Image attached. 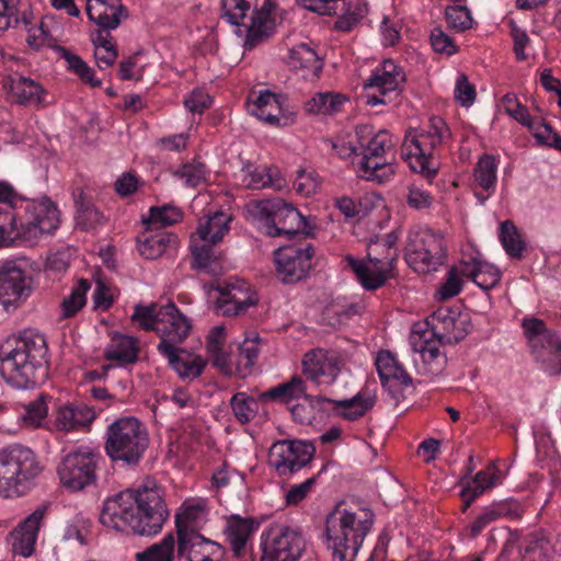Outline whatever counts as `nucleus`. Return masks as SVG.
Wrapping results in <instances>:
<instances>
[{
	"mask_svg": "<svg viewBox=\"0 0 561 561\" xmlns=\"http://www.w3.org/2000/svg\"><path fill=\"white\" fill-rule=\"evenodd\" d=\"M169 517L163 490L152 480L105 500L100 522L110 528L137 536L159 534Z\"/></svg>",
	"mask_w": 561,
	"mask_h": 561,
	"instance_id": "1",
	"label": "nucleus"
},
{
	"mask_svg": "<svg viewBox=\"0 0 561 561\" xmlns=\"http://www.w3.org/2000/svg\"><path fill=\"white\" fill-rule=\"evenodd\" d=\"M0 375L11 386L28 389L48 376V347L44 335L24 331L15 340L0 346Z\"/></svg>",
	"mask_w": 561,
	"mask_h": 561,
	"instance_id": "2",
	"label": "nucleus"
},
{
	"mask_svg": "<svg viewBox=\"0 0 561 561\" xmlns=\"http://www.w3.org/2000/svg\"><path fill=\"white\" fill-rule=\"evenodd\" d=\"M59 226V211L47 197L27 202L22 213L12 205L0 207V247H8L16 240L33 243L44 233H50Z\"/></svg>",
	"mask_w": 561,
	"mask_h": 561,
	"instance_id": "3",
	"label": "nucleus"
},
{
	"mask_svg": "<svg viewBox=\"0 0 561 561\" xmlns=\"http://www.w3.org/2000/svg\"><path fill=\"white\" fill-rule=\"evenodd\" d=\"M374 523V513L368 508L351 512L342 503L327 515L324 538L332 551V561H355L359 548Z\"/></svg>",
	"mask_w": 561,
	"mask_h": 561,
	"instance_id": "4",
	"label": "nucleus"
},
{
	"mask_svg": "<svg viewBox=\"0 0 561 561\" xmlns=\"http://www.w3.org/2000/svg\"><path fill=\"white\" fill-rule=\"evenodd\" d=\"M146 425L135 416H122L105 433L104 450L114 462L137 467L149 447Z\"/></svg>",
	"mask_w": 561,
	"mask_h": 561,
	"instance_id": "5",
	"label": "nucleus"
},
{
	"mask_svg": "<svg viewBox=\"0 0 561 561\" xmlns=\"http://www.w3.org/2000/svg\"><path fill=\"white\" fill-rule=\"evenodd\" d=\"M42 468L35 454L22 445L0 450V495L19 497L28 492Z\"/></svg>",
	"mask_w": 561,
	"mask_h": 561,
	"instance_id": "6",
	"label": "nucleus"
},
{
	"mask_svg": "<svg viewBox=\"0 0 561 561\" xmlns=\"http://www.w3.org/2000/svg\"><path fill=\"white\" fill-rule=\"evenodd\" d=\"M397 241L398 236L394 232L387 233L385 238L371 240L367 248V259L371 266L351 254L345 256L347 266L354 272L357 280L365 289H377L383 286L390 277L393 263L398 257Z\"/></svg>",
	"mask_w": 561,
	"mask_h": 561,
	"instance_id": "7",
	"label": "nucleus"
},
{
	"mask_svg": "<svg viewBox=\"0 0 561 561\" xmlns=\"http://www.w3.org/2000/svg\"><path fill=\"white\" fill-rule=\"evenodd\" d=\"M251 207L252 215L264 225L268 237L290 240L297 234H307L306 218L280 198L256 201Z\"/></svg>",
	"mask_w": 561,
	"mask_h": 561,
	"instance_id": "8",
	"label": "nucleus"
},
{
	"mask_svg": "<svg viewBox=\"0 0 561 561\" xmlns=\"http://www.w3.org/2000/svg\"><path fill=\"white\" fill-rule=\"evenodd\" d=\"M394 147L392 136L388 130H379L374 137L363 146V154L357 162H353L355 171L359 178L383 183L389 181L396 173V167L392 161H387L383 157Z\"/></svg>",
	"mask_w": 561,
	"mask_h": 561,
	"instance_id": "9",
	"label": "nucleus"
},
{
	"mask_svg": "<svg viewBox=\"0 0 561 561\" xmlns=\"http://www.w3.org/2000/svg\"><path fill=\"white\" fill-rule=\"evenodd\" d=\"M404 256L407 263L419 273L436 271L446 256L445 240L432 230L412 231L408 237Z\"/></svg>",
	"mask_w": 561,
	"mask_h": 561,
	"instance_id": "10",
	"label": "nucleus"
},
{
	"mask_svg": "<svg viewBox=\"0 0 561 561\" xmlns=\"http://www.w3.org/2000/svg\"><path fill=\"white\" fill-rule=\"evenodd\" d=\"M261 561H297L305 550L299 528L273 524L262 534Z\"/></svg>",
	"mask_w": 561,
	"mask_h": 561,
	"instance_id": "11",
	"label": "nucleus"
},
{
	"mask_svg": "<svg viewBox=\"0 0 561 561\" xmlns=\"http://www.w3.org/2000/svg\"><path fill=\"white\" fill-rule=\"evenodd\" d=\"M101 456L90 447H79L68 453L57 468L61 484L71 491H81L96 480Z\"/></svg>",
	"mask_w": 561,
	"mask_h": 561,
	"instance_id": "12",
	"label": "nucleus"
},
{
	"mask_svg": "<svg viewBox=\"0 0 561 561\" xmlns=\"http://www.w3.org/2000/svg\"><path fill=\"white\" fill-rule=\"evenodd\" d=\"M314 454L316 447L309 440L282 439L271 446L268 463L279 477L289 479L309 466Z\"/></svg>",
	"mask_w": 561,
	"mask_h": 561,
	"instance_id": "13",
	"label": "nucleus"
},
{
	"mask_svg": "<svg viewBox=\"0 0 561 561\" xmlns=\"http://www.w3.org/2000/svg\"><path fill=\"white\" fill-rule=\"evenodd\" d=\"M314 248L288 245L275 251V263L278 278L283 283L294 284L307 277L312 266Z\"/></svg>",
	"mask_w": 561,
	"mask_h": 561,
	"instance_id": "14",
	"label": "nucleus"
},
{
	"mask_svg": "<svg viewBox=\"0 0 561 561\" xmlns=\"http://www.w3.org/2000/svg\"><path fill=\"white\" fill-rule=\"evenodd\" d=\"M405 81V73L401 67L391 59L383 60V62L376 68L370 78L364 83V89L366 91L376 89L379 93L370 94L368 92L366 95V103L370 106L386 104L387 100L385 96L392 92L400 93L404 88Z\"/></svg>",
	"mask_w": 561,
	"mask_h": 561,
	"instance_id": "15",
	"label": "nucleus"
},
{
	"mask_svg": "<svg viewBox=\"0 0 561 561\" xmlns=\"http://www.w3.org/2000/svg\"><path fill=\"white\" fill-rule=\"evenodd\" d=\"M190 320L180 312L173 302L159 308L157 334L160 336V343L157 348L159 353L165 354V347L179 348L191 331Z\"/></svg>",
	"mask_w": 561,
	"mask_h": 561,
	"instance_id": "16",
	"label": "nucleus"
},
{
	"mask_svg": "<svg viewBox=\"0 0 561 561\" xmlns=\"http://www.w3.org/2000/svg\"><path fill=\"white\" fill-rule=\"evenodd\" d=\"M442 142V135L428 134L427 131L407 135L403 146L408 156L414 158L411 168L421 173L430 182L437 174L438 167L433 160L434 149Z\"/></svg>",
	"mask_w": 561,
	"mask_h": 561,
	"instance_id": "17",
	"label": "nucleus"
},
{
	"mask_svg": "<svg viewBox=\"0 0 561 561\" xmlns=\"http://www.w3.org/2000/svg\"><path fill=\"white\" fill-rule=\"evenodd\" d=\"M522 328L531 355L542 366L550 353L560 347L561 336L556 330L548 328L543 320L535 317L524 318Z\"/></svg>",
	"mask_w": 561,
	"mask_h": 561,
	"instance_id": "18",
	"label": "nucleus"
},
{
	"mask_svg": "<svg viewBox=\"0 0 561 561\" xmlns=\"http://www.w3.org/2000/svg\"><path fill=\"white\" fill-rule=\"evenodd\" d=\"M31 283L25 271L15 265L7 263L0 268V302L7 311L16 309L30 297Z\"/></svg>",
	"mask_w": 561,
	"mask_h": 561,
	"instance_id": "19",
	"label": "nucleus"
},
{
	"mask_svg": "<svg viewBox=\"0 0 561 561\" xmlns=\"http://www.w3.org/2000/svg\"><path fill=\"white\" fill-rule=\"evenodd\" d=\"M343 366L341 357L332 351L316 348L307 352L302 358L305 376L316 383H332Z\"/></svg>",
	"mask_w": 561,
	"mask_h": 561,
	"instance_id": "20",
	"label": "nucleus"
},
{
	"mask_svg": "<svg viewBox=\"0 0 561 561\" xmlns=\"http://www.w3.org/2000/svg\"><path fill=\"white\" fill-rule=\"evenodd\" d=\"M382 387L398 403L404 399L403 390L412 386V378L389 351L378 353L375 362Z\"/></svg>",
	"mask_w": 561,
	"mask_h": 561,
	"instance_id": "21",
	"label": "nucleus"
},
{
	"mask_svg": "<svg viewBox=\"0 0 561 561\" xmlns=\"http://www.w3.org/2000/svg\"><path fill=\"white\" fill-rule=\"evenodd\" d=\"M424 323H428L431 336L437 337L440 343L457 344L468 334L469 321L460 316L455 317L450 309H438Z\"/></svg>",
	"mask_w": 561,
	"mask_h": 561,
	"instance_id": "22",
	"label": "nucleus"
},
{
	"mask_svg": "<svg viewBox=\"0 0 561 561\" xmlns=\"http://www.w3.org/2000/svg\"><path fill=\"white\" fill-rule=\"evenodd\" d=\"M473 469V455H470L465 468L466 473L459 481V484L462 485L460 497L463 501V511L468 510L471 503L486 490L492 489L497 479L494 466H490L486 470L479 471L474 477L470 478Z\"/></svg>",
	"mask_w": 561,
	"mask_h": 561,
	"instance_id": "23",
	"label": "nucleus"
},
{
	"mask_svg": "<svg viewBox=\"0 0 561 561\" xmlns=\"http://www.w3.org/2000/svg\"><path fill=\"white\" fill-rule=\"evenodd\" d=\"M45 512L46 508L44 506L37 507L10 533L12 551L15 554L30 557L33 553Z\"/></svg>",
	"mask_w": 561,
	"mask_h": 561,
	"instance_id": "24",
	"label": "nucleus"
},
{
	"mask_svg": "<svg viewBox=\"0 0 561 561\" xmlns=\"http://www.w3.org/2000/svg\"><path fill=\"white\" fill-rule=\"evenodd\" d=\"M299 398H304L311 407H320L327 400L322 396L308 394L306 382L300 376H293L288 381L279 383L259 396L261 401L271 400L284 404Z\"/></svg>",
	"mask_w": 561,
	"mask_h": 561,
	"instance_id": "25",
	"label": "nucleus"
},
{
	"mask_svg": "<svg viewBox=\"0 0 561 561\" xmlns=\"http://www.w3.org/2000/svg\"><path fill=\"white\" fill-rule=\"evenodd\" d=\"M524 508L516 500H506L493 503L485 507L469 526V535L471 538L478 537L482 530L491 523L503 518L518 519L523 516Z\"/></svg>",
	"mask_w": 561,
	"mask_h": 561,
	"instance_id": "26",
	"label": "nucleus"
},
{
	"mask_svg": "<svg viewBox=\"0 0 561 561\" xmlns=\"http://www.w3.org/2000/svg\"><path fill=\"white\" fill-rule=\"evenodd\" d=\"M96 413L84 403H72L59 407L56 412L55 426L58 431L71 432L89 428Z\"/></svg>",
	"mask_w": 561,
	"mask_h": 561,
	"instance_id": "27",
	"label": "nucleus"
},
{
	"mask_svg": "<svg viewBox=\"0 0 561 561\" xmlns=\"http://www.w3.org/2000/svg\"><path fill=\"white\" fill-rule=\"evenodd\" d=\"M220 298L216 301V310L222 316H238L245 312L249 307L257 304L255 294L248 295L242 286L227 284L218 288Z\"/></svg>",
	"mask_w": 561,
	"mask_h": 561,
	"instance_id": "28",
	"label": "nucleus"
},
{
	"mask_svg": "<svg viewBox=\"0 0 561 561\" xmlns=\"http://www.w3.org/2000/svg\"><path fill=\"white\" fill-rule=\"evenodd\" d=\"M111 1L88 0L87 2L89 19L103 30H114L121 24L122 18H127V10L121 0H117V4Z\"/></svg>",
	"mask_w": 561,
	"mask_h": 561,
	"instance_id": "29",
	"label": "nucleus"
},
{
	"mask_svg": "<svg viewBox=\"0 0 561 561\" xmlns=\"http://www.w3.org/2000/svg\"><path fill=\"white\" fill-rule=\"evenodd\" d=\"M222 546L216 541L205 538L201 533L180 531L176 537L178 556L186 558L187 561H199L205 556H213L214 551Z\"/></svg>",
	"mask_w": 561,
	"mask_h": 561,
	"instance_id": "30",
	"label": "nucleus"
},
{
	"mask_svg": "<svg viewBox=\"0 0 561 561\" xmlns=\"http://www.w3.org/2000/svg\"><path fill=\"white\" fill-rule=\"evenodd\" d=\"M249 111L252 115L270 125H284L280 122L282 105L279 95L271 92L270 90L261 91L249 106Z\"/></svg>",
	"mask_w": 561,
	"mask_h": 561,
	"instance_id": "31",
	"label": "nucleus"
},
{
	"mask_svg": "<svg viewBox=\"0 0 561 561\" xmlns=\"http://www.w3.org/2000/svg\"><path fill=\"white\" fill-rule=\"evenodd\" d=\"M164 351L162 355L182 378L195 379L202 375L206 362L201 356H193L181 348L165 347Z\"/></svg>",
	"mask_w": 561,
	"mask_h": 561,
	"instance_id": "32",
	"label": "nucleus"
},
{
	"mask_svg": "<svg viewBox=\"0 0 561 561\" xmlns=\"http://www.w3.org/2000/svg\"><path fill=\"white\" fill-rule=\"evenodd\" d=\"M431 333L432 329L428 328V323L417 322L413 325L410 336L413 350L421 353L425 363H431L439 356V345L443 344L437 337L431 336Z\"/></svg>",
	"mask_w": 561,
	"mask_h": 561,
	"instance_id": "33",
	"label": "nucleus"
},
{
	"mask_svg": "<svg viewBox=\"0 0 561 561\" xmlns=\"http://www.w3.org/2000/svg\"><path fill=\"white\" fill-rule=\"evenodd\" d=\"M104 358L119 365L134 364L138 359L137 340L123 334H115L104 350Z\"/></svg>",
	"mask_w": 561,
	"mask_h": 561,
	"instance_id": "34",
	"label": "nucleus"
},
{
	"mask_svg": "<svg viewBox=\"0 0 561 561\" xmlns=\"http://www.w3.org/2000/svg\"><path fill=\"white\" fill-rule=\"evenodd\" d=\"M179 244L178 236L168 231H158L144 236L138 240V251L147 260H156L168 249H176Z\"/></svg>",
	"mask_w": 561,
	"mask_h": 561,
	"instance_id": "35",
	"label": "nucleus"
},
{
	"mask_svg": "<svg viewBox=\"0 0 561 561\" xmlns=\"http://www.w3.org/2000/svg\"><path fill=\"white\" fill-rule=\"evenodd\" d=\"M337 9L332 15H337L334 28L350 32L367 13V5L363 0H339Z\"/></svg>",
	"mask_w": 561,
	"mask_h": 561,
	"instance_id": "36",
	"label": "nucleus"
},
{
	"mask_svg": "<svg viewBox=\"0 0 561 561\" xmlns=\"http://www.w3.org/2000/svg\"><path fill=\"white\" fill-rule=\"evenodd\" d=\"M206 520L207 507L205 503L185 505L183 511L175 515L176 537L180 536V531L199 533Z\"/></svg>",
	"mask_w": 561,
	"mask_h": 561,
	"instance_id": "37",
	"label": "nucleus"
},
{
	"mask_svg": "<svg viewBox=\"0 0 561 561\" xmlns=\"http://www.w3.org/2000/svg\"><path fill=\"white\" fill-rule=\"evenodd\" d=\"M254 530V522L252 518H242L240 516H231L227 523L226 535L231 545V549L237 557H240L245 549L247 542Z\"/></svg>",
	"mask_w": 561,
	"mask_h": 561,
	"instance_id": "38",
	"label": "nucleus"
},
{
	"mask_svg": "<svg viewBox=\"0 0 561 561\" xmlns=\"http://www.w3.org/2000/svg\"><path fill=\"white\" fill-rule=\"evenodd\" d=\"M76 225L81 230H91L104 224V216L88 198L82 190L75 193Z\"/></svg>",
	"mask_w": 561,
	"mask_h": 561,
	"instance_id": "39",
	"label": "nucleus"
},
{
	"mask_svg": "<svg viewBox=\"0 0 561 561\" xmlns=\"http://www.w3.org/2000/svg\"><path fill=\"white\" fill-rule=\"evenodd\" d=\"M324 402L332 403L333 410L348 421H355L366 414L374 404L375 398L371 396L364 397L362 393H357L351 399L345 400H333L327 398Z\"/></svg>",
	"mask_w": 561,
	"mask_h": 561,
	"instance_id": "40",
	"label": "nucleus"
},
{
	"mask_svg": "<svg viewBox=\"0 0 561 561\" xmlns=\"http://www.w3.org/2000/svg\"><path fill=\"white\" fill-rule=\"evenodd\" d=\"M11 92L16 102L23 105H42L45 93L42 85L34 80L16 76L11 78Z\"/></svg>",
	"mask_w": 561,
	"mask_h": 561,
	"instance_id": "41",
	"label": "nucleus"
},
{
	"mask_svg": "<svg viewBox=\"0 0 561 561\" xmlns=\"http://www.w3.org/2000/svg\"><path fill=\"white\" fill-rule=\"evenodd\" d=\"M346 100L340 93L318 92L305 103V110L313 115H333L342 111Z\"/></svg>",
	"mask_w": 561,
	"mask_h": 561,
	"instance_id": "42",
	"label": "nucleus"
},
{
	"mask_svg": "<svg viewBox=\"0 0 561 561\" xmlns=\"http://www.w3.org/2000/svg\"><path fill=\"white\" fill-rule=\"evenodd\" d=\"M90 287L91 284L88 279L80 278L78 280L71 293L60 302V319L65 320L75 317L85 306V295Z\"/></svg>",
	"mask_w": 561,
	"mask_h": 561,
	"instance_id": "43",
	"label": "nucleus"
},
{
	"mask_svg": "<svg viewBox=\"0 0 561 561\" xmlns=\"http://www.w3.org/2000/svg\"><path fill=\"white\" fill-rule=\"evenodd\" d=\"M259 400L245 392H237L231 397L229 405L240 424L244 425L254 420L259 412Z\"/></svg>",
	"mask_w": 561,
	"mask_h": 561,
	"instance_id": "44",
	"label": "nucleus"
},
{
	"mask_svg": "<svg viewBox=\"0 0 561 561\" xmlns=\"http://www.w3.org/2000/svg\"><path fill=\"white\" fill-rule=\"evenodd\" d=\"M229 218L222 211H217L208 217L205 224H201L197 229V234L202 242L210 241L217 243L228 232Z\"/></svg>",
	"mask_w": 561,
	"mask_h": 561,
	"instance_id": "45",
	"label": "nucleus"
},
{
	"mask_svg": "<svg viewBox=\"0 0 561 561\" xmlns=\"http://www.w3.org/2000/svg\"><path fill=\"white\" fill-rule=\"evenodd\" d=\"M183 218V213L180 208L165 204L161 207L152 206L149 209V217L144 219V224L147 226L148 230H152L154 228L172 226Z\"/></svg>",
	"mask_w": 561,
	"mask_h": 561,
	"instance_id": "46",
	"label": "nucleus"
},
{
	"mask_svg": "<svg viewBox=\"0 0 561 561\" xmlns=\"http://www.w3.org/2000/svg\"><path fill=\"white\" fill-rule=\"evenodd\" d=\"M175 538L168 534L160 542L153 543L136 554V561H174Z\"/></svg>",
	"mask_w": 561,
	"mask_h": 561,
	"instance_id": "47",
	"label": "nucleus"
},
{
	"mask_svg": "<svg viewBox=\"0 0 561 561\" xmlns=\"http://www.w3.org/2000/svg\"><path fill=\"white\" fill-rule=\"evenodd\" d=\"M289 57L290 64L295 68L309 69L316 76H318L322 70V60L307 44H299L290 49Z\"/></svg>",
	"mask_w": 561,
	"mask_h": 561,
	"instance_id": "48",
	"label": "nucleus"
},
{
	"mask_svg": "<svg viewBox=\"0 0 561 561\" xmlns=\"http://www.w3.org/2000/svg\"><path fill=\"white\" fill-rule=\"evenodd\" d=\"M499 238L504 250L511 257H523V252L526 249V243L522 239L517 228L511 220H505L501 224Z\"/></svg>",
	"mask_w": 561,
	"mask_h": 561,
	"instance_id": "49",
	"label": "nucleus"
},
{
	"mask_svg": "<svg viewBox=\"0 0 561 561\" xmlns=\"http://www.w3.org/2000/svg\"><path fill=\"white\" fill-rule=\"evenodd\" d=\"M56 49L60 53L61 57L66 59L69 70L75 72L82 82L90 84L92 88L101 85V80L96 79L94 76V69L89 67L81 57L70 53L62 46H57Z\"/></svg>",
	"mask_w": 561,
	"mask_h": 561,
	"instance_id": "50",
	"label": "nucleus"
},
{
	"mask_svg": "<svg viewBox=\"0 0 561 561\" xmlns=\"http://www.w3.org/2000/svg\"><path fill=\"white\" fill-rule=\"evenodd\" d=\"M496 170L494 156H482L473 169L474 182L485 192L493 190L496 182Z\"/></svg>",
	"mask_w": 561,
	"mask_h": 561,
	"instance_id": "51",
	"label": "nucleus"
},
{
	"mask_svg": "<svg viewBox=\"0 0 561 561\" xmlns=\"http://www.w3.org/2000/svg\"><path fill=\"white\" fill-rule=\"evenodd\" d=\"M210 241L203 242L201 245L193 244L192 251V268L199 272H214V264H216V257L214 255V245Z\"/></svg>",
	"mask_w": 561,
	"mask_h": 561,
	"instance_id": "52",
	"label": "nucleus"
},
{
	"mask_svg": "<svg viewBox=\"0 0 561 561\" xmlns=\"http://www.w3.org/2000/svg\"><path fill=\"white\" fill-rule=\"evenodd\" d=\"M501 279V273L496 266L484 261L477 262V271L472 275V282L482 289L494 287Z\"/></svg>",
	"mask_w": 561,
	"mask_h": 561,
	"instance_id": "53",
	"label": "nucleus"
},
{
	"mask_svg": "<svg viewBox=\"0 0 561 561\" xmlns=\"http://www.w3.org/2000/svg\"><path fill=\"white\" fill-rule=\"evenodd\" d=\"M448 25L457 32H465L472 26L470 11L465 5H449L445 10Z\"/></svg>",
	"mask_w": 561,
	"mask_h": 561,
	"instance_id": "54",
	"label": "nucleus"
},
{
	"mask_svg": "<svg viewBox=\"0 0 561 561\" xmlns=\"http://www.w3.org/2000/svg\"><path fill=\"white\" fill-rule=\"evenodd\" d=\"M174 174L185 181L191 187H196L206 181V165L194 160L192 163L183 164Z\"/></svg>",
	"mask_w": 561,
	"mask_h": 561,
	"instance_id": "55",
	"label": "nucleus"
},
{
	"mask_svg": "<svg viewBox=\"0 0 561 561\" xmlns=\"http://www.w3.org/2000/svg\"><path fill=\"white\" fill-rule=\"evenodd\" d=\"M158 306L151 304L149 306H135L131 320L137 322L139 327L146 331H156L158 324Z\"/></svg>",
	"mask_w": 561,
	"mask_h": 561,
	"instance_id": "56",
	"label": "nucleus"
},
{
	"mask_svg": "<svg viewBox=\"0 0 561 561\" xmlns=\"http://www.w3.org/2000/svg\"><path fill=\"white\" fill-rule=\"evenodd\" d=\"M463 282L457 266H451L446 275L445 282L437 290L439 300H448L457 296L462 289Z\"/></svg>",
	"mask_w": 561,
	"mask_h": 561,
	"instance_id": "57",
	"label": "nucleus"
},
{
	"mask_svg": "<svg viewBox=\"0 0 561 561\" xmlns=\"http://www.w3.org/2000/svg\"><path fill=\"white\" fill-rule=\"evenodd\" d=\"M359 312V307L355 304L348 306L331 305L327 307L324 314L328 323L333 327H340L347 322V320Z\"/></svg>",
	"mask_w": 561,
	"mask_h": 561,
	"instance_id": "58",
	"label": "nucleus"
},
{
	"mask_svg": "<svg viewBox=\"0 0 561 561\" xmlns=\"http://www.w3.org/2000/svg\"><path fill=\"white\" fill-rule=\"evenodd\" d=\"M552 546L546 538L535 539L525 548L523 561H550Z\"/></svg>",
	"mask_w": 561,
	"mask_h": 561,
	"instance_id": "59",
	"label": "nucleus"
},
{
	"mask_svg": "<svg viewBox=\"0 0 561 561\" xmlns=\"http://www.w3.org/2000/svg\"><path fill=\"white\" fill-rule=\"evenodd\" d=\"M243 182L248 188L261 190L274 185V175L272 169L259 167L249 171Z\"/></svg>",
	"mask_w": 561,
	"mask_h": 561,
	"instance_id": "60",
	"label": "nucleus"
},
{
	"mask_svg": "<svg viewBox=\"0 0 561 561\" xmlns=\"http://www.w3.org/2000/svg\"><path fill=\"white\" fill-rule=\"evenodd\" d=\"M222 16L232 25H241V21L250 9V3L245 0H221Z\"/></svg>",
	"mask_w": 561,
	"mask_h": 561,
	"instance_id": "61",
	"label": "nucleus"
},
{
	"mask_svg": "<svg viewBox=\"0 0 561 561\" xmlns=\"http://www.w3.org/2000/svg\"><path fill=\"white\" fill-rule=\"evenodd\" d=\"M476 87L471 84L466 75H460L456 82L455 99L465 107H469L476 100Z\"/></svg>",
	"mask_w": 561,
	"mask_h": 561,
	"instance_id": "62",
	"label": "nucleus"
},
{
	"mask_svg": "<svg viewBox=\"0 0 561 561\" xmlns=\"http://www.w3.org/2000/svg\"><path fill=\"white\" fill-rule=\"evenodd\" d=\"M407 203L413 209H427L433 204V196L421 188L416 184H411L408 187Z\"/></svg>",
	"mask_w": 561,
	"mask_h": 561,
	"instance_id": "63",
	"label": "nucleus"
},
{
	"mask_svg": "<svg viewBox=\"0 0 561 561\" xmlns=\"http://www.w3.org/2000/svg\"><path fill=\"white\" fill-rule=\"evenodd\" d=\"M47 398V394L41 393L36 400L30 402L25 407V420L39 425L42 420L45 419L48 413V407L46 404Z\"/></svg>",
	"mask_w": 561,
	"mask_h": 561,
	"instance_id": "64",
	"label": "nucleus"
}]
</instances>
